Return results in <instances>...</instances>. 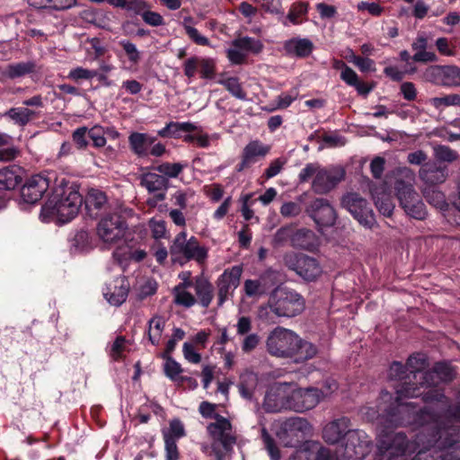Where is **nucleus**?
Segmentation results:
<instances>
[{"mask_svg":"<svg viewBox=\"0 0 460 460\" xmlns=\"http://www.w3.org/2000/svg\"><path fill=\"white\" fill-rule=\"evenodd\" d=\"M452 368L445 363H438L431 371L422 374V382L419 385L403 383L396 388V398L393 400L388 392H382L378 400L376 410L367 408L365 414L371 420H377L385 428L398 425H406L416 422L417 417L426 420L429 413L424 411L419 416V411L413 402H404L405 399L421 396L425 402H438L441 409L447 406V400L436 387L440 382H447L453 378Z\"/></svg>","mask_w":460,"mask_h":460,"instance_id":"nucleus-1","label":"nucleus"},{"mask_svg":"<svg viewBox=\"0 0 460 460\" xmlns=\"http://www.w3.org/2000/svg\"><path fill=\"white\" fill-rule=\"evenodd\" d=\"M434 426L425 427L410 441L404 434L385 433L378 434L377 447L383 460H394L412 453H417L412 460H444L447 458L448 441L453 437L455 429L438 428L439 417H430Z\"/></svg>","mask_w":460,"mask_h":460,"instance_id":"nucleus-2","label":"nucleus"},{"mask_svg":"<svg viewBox=\"0 0 460 460\" xmlns=\"http://www.w3.org/2000/svg\"><path fill=\"white\" fill-rule=\"evenodd\" d=\"M83 204L77 186L61 179L40 212L42 221L56 220L65 224L75 218Z\"/></svg>","mask_w":460,"mask_h":460,"instance_id":"nucleus-3","label":"nucleus"},{"mask_svg":"<svg viewBox=\"0 0 460 460\" xmlns=\"http://www.w3.org/2000/svg\"><path fill=\"white\" fill-rule=\"evenodd\" d=\"M305 307L303 296L288 288H276L270 293L266 304L258 307L257 317L267 324L275 323L279 317H294L300 314Z\"/></svg>","mask_w":460,"mask_h":460,"instance_id":"nucleus-4","label":"nucleus"},{"mask_svg":"<svg viewBox=\"0 0 460 460\" xmlns=\"http://www.w3.org/2000/svg\"><path fill=\"white\" fill-rule=\"evenodd\" d=\"M414 173L409 168L397 171L394 189L401 207L412 218L422 220L427 216L426 207L413 188Z\"/></svg>","mask_w":460,"mask_h":460,"instance_id":"nucleus-5","label":"nucleus"},{"mask_svg":"<svg viewBox=\"0 0 460 460\" xmlns=\"http://www.w3.org/2000/svg\"><path fill=\"white\" fill-rule=\"evenodd\" d=\"M169 252L172 262L181 265L194 261L203 265L208 257V249L201 245L195 236L187 238V232L181 231L174 237Z\"/></svg>","mask_w":460,"mask_h":460,"instance_id":"nucleus-6","label":"nucleus"},{"mask_svg":"<svg viewBox=\"0 0 460 460\" xmlns=\"http://www.w3.org/2000/svg\"><path fill=\"white\" fill-rule=\"evenodd\" d=\"M95 233L105 248L119 247L127 240L128 225L118 213H107L99 219Z\"/></svg>","mask_w":460,"mask_h":460,"instance_id":"nucleus-7","label":"nucleus"},{"mask_svg":"<svg viewBox=\"0 0 460 460\" xmlns=\"http://www.w3.org/2000/svg\"><path fill=\"white\" fill-rule=\"evenodd\" d=\"M300 342V337L292 330L284 327L274 328L266 339L267 351L273 357L292 358Z\"/></svg>","mask_w":460,"mask_h":460,"instance_id":"nucleus-8","label":"nucleus"},{"mask_svg":"<svg viewBox=\"0 0 460 460\" xmlns=\"http://www.w3.org/2000/svg\"><path fill=\"white\" fill-rule=\"evenodd\" d=\"M371 440L361 429L349 432L346 439L336 448V460H362L370 450Z\"/></svg>","mask_w":460,"mask_h":460,"instance_id":"nucleus-9","label":"nucleus"},{"mask_svg":"<svg viewBox=\"0 0 460 460\" xmlns=\"http://www.w3.org/2000/svg\"><path fill=\"white\" fill-rule=\"evenodd\" d=\"M283 262L306 281H314L323 273L319 261L308 255L288 252L283 256Z\"/></svg>","mask_w":460,"mask_h":460,"instance_id":"nucleus-10","label":"nucleus"},{"mask_svg":"<svg viewBox=\"0 0 460 460\" xmlns=\"http://www.w3.org/2000/svg\"><path fill=\"white\" fill-rule=\"evenodd\" d=\"M292 383H275L266 391L262 403L268 412L291 410Z\"/></svg>","mask_w":460,"mask_h":460,"instance_id":"nucleus-11","label":"nucleus"},{"mask_svg":"<svg viewBox=\"0 0 460 460\" xmlns=\"http://www.w3.org/2000/svg\"><path fill=\"white\" fill-rule=\"evenodd\" d=\"M342 206L365 228L372 229L376 225L374 212L367 201L358 193H348L342 198Z\"/></svg>","mask_w":460,"mask_h":460,"instance_id":"nucleus-12","label":"nucleus"},{"mask_svg":"<svg viewBox=\"0 0 460 460\" xmlns=\"http://www.w3.org/2000/svg\"><path fill=\"white\" fill-rule=\"evenodd\" d=\"M311 433L312 426L305 419L292 417L283 422L278 437L285 447H294Z\"/></svg>","mask_w":460,"mask_h":460,"instance_id":"nucleus-13","label":"nucleus"},{"mask_svg":"<svg viewBox=\"0 0 460 460\" xmlns=\"http://www.w3.org/2000/svg\"><path fill=\"white\" fill-rule=\"evenodd\" d=\"M291 411L304 412L316 407L323 401V394L319 388H300L292 383Z\"/></svg>","mask_w":460,"mask_h":460,"instance_id":"nucleus-14","label":"nucleus"},{"mask_svg":"<svg viewBox=\"0 0 460 460\" xmlns=\"http://www.w3.org/2000/svg\"><path fill=\"white\" fill-rule=\"evenodd\" d=\"M243 274V267L234 265L226 269L217 278L216 285L217 288V305L219 306L233 296L234 291L240 285V279Z\"/></svg>","mask_w":460,"mask_h":460,"instance_id":"nucleus-15","label":"nucleus"},{"mask_svg":"<svg viewBox=\"0 0 460 460\" xmlns=\"http://www.w3.org/2000/svg\"><path fill=\"white\" fill-rule=\"evenodd\" d=\"M262 49L263 44L261 40L251 37H243L234 40L226 53L232 64L239 65L245 61L248 53L258 54Z\"/></svg>","mask_w":460,"mask_h":460,"instance_id":"nucleus-16","label":"nucleus"},{"mask_svg":"<svg viewBox=\"0 0 460 460\" xmlns=\"http://www.w3.org/2000/svg\"><path fill=\"white\" fill-rule=\"evenodd\" d=\"M345 172L342 168L332 167L322 169L313 180L312 189L315 193L325 194L343 180Z\"/></svg>","mask_w":460,"mask_h":460,"instance_id":"nucleus-17","label":"nucleus"},{"mask_svg":"<svg viewBox=\"0 0 460 460\" xmlns=\"http://www.w3.org/2000/svg\"><path fill=\"white\" fill-rule=\"evenodd\" d=\"M309 216L319 227H329L334 225L336 213L326 199H316L306 209Z\"/></svg>","mask_w":460,"mask_h":460,"instance_id":"nucleus-18","label":"nucleus"},{"mask_svg":"<svg viewBox=\"0 0 460 460\" xmlns=\"http://www.w3.org/2000/svg\"><path fill=\"white\" fill-rule=\"evenodd\" d=\"M215 419L216 421L208 426V432L213 439L219 441L225 449L228 450L236 442L232 431V425L227 419L220 415H216Z\"/></svg>","mask_w":460,"mask_h":460,"instance_id":"nucleus-19","label":"nucleus"},{"mask_svg":"<svg viewBox=\"0 0 460 460\" xmlns=\"http://www.w3.org/2000/svg\"><path fill=\"white\" fill-rule=\"evenodd\" d=\"M49 187L47 177L37 174L29 178L21 190V197L26 203L34 204L39 201Z\"/></svg>","mask_w":460,"mask_h":460,"instance_id":"nucleus-20","label":"nucleus"},{"mask_svg":"<svg viewBox=\"0 0 460 460\" xmlns=\"http://www.w3.org/2000/svg\"><path fill=\"white\" fill-rule=\"evenodd\" d=\"M419 177L426 184V187H435L447 180L448 170L447 166L441 165L438 162H428L420 167Z\"/></svg>","mask_w":460,"mask_h":460,"instance_id":"nucleus-21","label":"nucleus"},{"mask_svg":"<svg viewBox=\"0 0 460 460\" xmlns=\"http://www.w3.org/2000/svg\"><path fill=\"white\" fill-rule=\"evenodd\" d=\"M270 150V146L264 145L259 140L250 141L243 149L242 161L236 167L237 172H242L264 158Z\"/></svg>","mask_w":460,"mask_h":460,"instance_id":"nucleus-22","label":"nucleus"},{"mask_svg":"<svg viewBox=\"0 0 460 460\" xmlns=\"http://www.w3.org/2000/svg\"><path fill=\"white\" fill-rule=\"evenodd\" d=\"M128 290V279L124 276H119L106 285L103 295L111 305L119 306L126 301Z\"/></svg>","mask_w":460,"mask_h":460,"instance_id":"nucleus-23","label":"nucleus"},{"mask_svg":"<svg viewBox=\"0 0 460 460\" xmlns=\"http://www.w3.org/2000/svg\"><path fill=\"white\" fill-rule=\"evenodd\" d=\"M350 421L348 418H341L328 423L323 431L324 440L330 444H335L341 440V438L346 439L349 432L353 429H349Z\"/></svg>","mask_w":460,"mask_h":460,"instance_id":"nucleus-24","label":"nucleus"},{"mask_svg":"<svg viewBox=\"0 0 460 460\" xmlns=\"http://www.w3.org/2000/svg\"><path fill=\"white\" fill-rule=\"evenodd\" d=\"M283 49L287 56L304 58L310 56L314 44L308 39L293 38L284 42Z\"/></svg>","mask_w":460,"mask_h":460,"instance_id":"nucleus-25","label":"nucleus"},{"mask_svg":"<svg viewBox=\"0 0 460 460\" xmlns=\"http://www.w3.org/2000/svg\"><path fill=\"white\" fill-rule=\"evenodd\" d=\"M195 291L197 303L202 307L208 308L214 297V288L211 282L204 276L195 277V283L192 286Z\"/></svg>","mask_w":460,"mask_h":460,"instance_id":"nucleus-26","label":"nucleus"},{"mask_svg":"<svg viewBox=\"0 0 460 460\" xmlns=\"http://www.w3.org/2000/svg\"><path fill=\"white\" fill-rule=\"evenodd\" d=\"M291 244L296 248L313 251L318 246V238L312 230L301 228L292 234Z\"/></svg>","mask_w":460,"mask_h":460,"instance_id":"nucleus-27","label":"nucleus"},{"mask_svg":"<svg viewBox=\"0 0 460 460\" xmlns=\"http://www.w3.org/2000/svg\"><path fill=\"white\" fill-rule=\"evenodd\" d=\"M21 181V167L11 165L0 170V190H13Z\"/></svg>","mask_w":460,"mask_h":460,"instance_id":"nucleus-28","label":"nucleus"},{"mask_svg":"<svg viewBox=\"0 0 460 460\" xmlns=\"http://www.w3.org/2000/svg\"><path fill=\"white\" fill-rule=\"evenodd\" d=\"M140 184L148 192H165L168 188V180L156 172H146L140 177Z\"/></svg>","mask_w":460,"mask_h":460,"instance_id":"nucleus-29","label":"nucleus"},{"mask_svg":"<svg viewBox=\"0 0 460 460\" xmlns=\"http://www.w3.org/2000/svg\"><path fill=\"white\" fill-rule=\"evenodd\" d=\"M35 68L36 64L33 61L13 63L4 67L2 75L9 79H14L33 73Z\"/></svg>","mask_w":460,"mask_h":460,"instance_id":"nucleus-30","label":"nucleus"},{"mask_svg":"<svg viewBox=\"0 0 460 460\" xmlns=\"http://www.w3.org/2000/svg\"><path fill=\"white\" fill-rule=\"evenodd\" d=\"M257 385L258 376L255 373L246 370L241 374L238 388L243 398L252 399Z\"/></svg>","mask_w":460,"mask_h":460,"instance_id":"nucleus-31","label":"nucleus"},{"mask_svg":"<svg viewBox=\"0 0 460 460\" xmlns=\"http://www.w3.org/2000/svg\"><path fill=\"white\" fill-rule=\"evenodd\" d=\"M197 127L190 122H169L166 126L158 131V135L163 137H181L182 132H191Z\"/></svg>","mask_w":460,"mask_h":460,"instance_id":"nucleus-32","label":"nucleus"},{"mask_svg":"<svg viewBox=\"0 0 460 460\" xmlns=\"http://www.w3.org/2000/svg\"><path fill=\"white\" fill-rule=\"evenodd\" d=\"M128 142L131 150L139 156L146 155L148 145L155 142V137H148L146 134L134 132L129 135Z\"/></svg>","mask_w":460,"mask_h":460,"instance_id":"nucleus-33","label":"nucleus"},{"mask_svg":"<svg viewBox=\"0 0 460 460\" xmlns=\"http://www.w3.org/2000/svg\"><path fill=\"white\" fill-rule=\"evenodd\" d=\"M270 286L267 278L261 276L257 279H246L243 283V291L249 297H257L264 295Z\"/></svg>","mask_w":460,"mask_h":460,"instance_id":"nucleus-34","label":"nucleus"},{"mask_svg":"<svg viewBox=\"0 0 460 460\" xmlns=\"http://www.w3.org/2000/svg\"><path fill=\"white\" fill-rule=\"evenodd\" d=\"M426 201L434 208L443 211L448 208L445 194L435 187H424L421 190Z\"/></svg>","mask_w":460,"mask_h":460,"instance_id":"nucleus-35","label":"nucleus"},{"mask_svg":"<svg viewBox=\"0 0 460 460\" xmlns=\"http://www.w3.org/2000/svg\"><path fill=\"white\" fill-rule=\"evenodd\" d=\"M195 21L191 16H186L181 22L185 33L190 40L199 46H208L209 40L207 37L203 36L196 28Z\"/></svg>","mask_w":460,"mask_h":460,"instance_id":"nucleus-36","label":"nucleus"},{"mask_svg":"<svg viewBox=\"0 0 460 460\" xmlns=\"http://www.w3.org/2000/svg\"><path fill=\"white\" fill-rule=\"evenodd\" d=\"M192 287L175 286L172 289L173 302L184 307H191L197 304L195 296L189 290Z\"/></svg>","mask_w":460,"mask_h":460,"instance_id":"nucleus-37","label":"nucleus"},{"mask_svg":"<svg viewBox=\"0 0 460 460\" xmlns=\"http://www.w3.org/2000/svg\"><path fill=\"white\" fill-rule=\"evenodd\" d=\"M308 4L306 3H295L291 5L287 17L282 21L283 25L289 23L296 25L303 22V16L307 13Z\"/></svg>","mask_w":460,"mask_h":460,"instance_id":"nucleus-38","label":"nucleus"},{"mask_svg":"<svg viewBox=\"0 0 460 460\" xmlns=\"http://www.w3.org/2000/svg\"><path fill=\"white\" fill-rule=\"evenodd\" d=\"M34 115L35 112L27 108H11L4 113V116L19 126H25Z\"/></svg>","mask_w":460,"mask_h":460,"instance_id":"nucleus-39","label":"nucleus"},{"mask_svg":"<svg viewBox=\"0 0 460 460\" xmlns=\"http://www.w3.org/2000/svg\"><path fill=\"white\" fill-rule=\"evenodd\" d=\"M217 84L223 85L232 95L240 100H244L246 94L243 92L237 77H226L220 75Z\"/></svg>","mask_w":460,"mask_h":460,"instance_id":"nucleus-40","label":"nucleus"},{"mask_svg":"<svg viewBox=\"0 0 460 460\" xmlns=\"http://www.w3.org/2000/svg\"><path fill=\"white\" fill-rule=\"evenodd\" d=\"M165 325L161 316L153 317L148 323V339L153 345H158Z\"/></svg>","mask_w":460,"mask_h":460,"instance_id":"nucleus-41","label":"nucleus"},{"mask_svg":"<svg viewBox=\"0 0 460 460\" xmlns=\"http://www.w3.org/2000/svg\"><path fill=\"white\" fill-rule=\"evenodd\" d=\"M375 205L378 211L385 217H390L393 214L394 205L392 198L388 193L385 192H375L374 193Z\"/></svg>","mask_w":460,"mask_h":460,"instance_id":"nucleus-42","label":"nucleus"},{"mask_svg":"<svg viewBox=\"0 0 460 460\" xmlns=\"http://www.w3.org/2000/svg\"><path fill=\"white\" fill-rule=\"evenodd\" d=\"M441 85L460 86V68L456 66H443Z\"/></svg>","mask_w":460,"mask_h":460,"instance_id":"nucleus-43","label":"nucleus"},{"mask_svg":"<svg viewBox=\"0 0 460 460\" xmlns=\"http://www.w3.org/2000/svg\"><path fill=\"white\" fill-rule=\"evenodd\" d=\"M433 155L437 161L449 164L460 159V155L456 150L445 145L434 146Z\"/></svg>","mask_w":460,"mask_h":460,"instance_id":"nucleus-44","label":"nucleus"},{"mask_svg":"<svg viewBox=\"0 0 460 460\" xmlns=\"http://www.w3.org/2000/svg\"><path fill=\"white\" fill-rule=\"evenodd\" d=\"M85 202L89 209H103L106 208L108 200L104 192L100 190L92 189L88 191Z\"/></svg>","mask_w":460,"mask_h":460,"instance_id":"nucleus-45","label":"nucleus"},{"mask_svg":"<svg viewBox=\"0 0 460 460\" xmlns=\"http://www.w3.org/2000/svg\"><path fill=\"white\" fill-rule=\"evenodd\" d=\"M318 448V442L306 441L295 451L289 460H314V451Z\"/></svg>","mask_w":460,"mask_h":460,"instance_id":"nucleus-46","label":"nucleus"},{"mask_svg":"<svg viewBox=\"0 0 460 460\" xmlns=\"http://www.w3.org/2000/svg\"><path fill=\"white\" fill-rule=\"evenodd\" d=\"M405 367L407 371L413 375L414 379H417L418 376H420L419 380L420 382L423 381L421 376L424 372L422 371L426 367V359L424 357L420 355L409 357Z\"/></svg>","mask_w":460,"mask_h":460,"instance_id":"nucleus-47","label":"nucleus"},{"mask_svg":"<svg viewBox=\"0 0 460 460\" xmlns=\"http://www.w3.org/2000/svg\"><path fill=\"white\" fill-rule=\"evenodd\" d=\"M184 436V425L179 419L172 420L170 421L169 428L163 429L164 439L176 441Z\"/></svg>","mask_w":460,"mask_h":460,"instance_id":"nucleus-48","label":"nucleus"},{"mask_svg":"<svg viewBox=\"0 0 460 460\" xmlns=\"http://www.w3.org/2000/svg\"><path fill=\"white\" fill-rule=\"evenodd\" d=\"M316 354V347L313 343L300 338V342L296 349V355L293 358L296 361H304L314 358Z\"/></svg>","mask_w":460,"mask_h":460,"instance_id":"nucleus-49","label":"nucleus"},{"mask_svg":"<svg viewBox=\"0 0 460 460\" xmlns=\"http://www.w3.org/2000/svg\"><path fill=\"white\" fill-rule=\"evenodd\" d=\"M429 102L437 110H442L449 106L460 107V94L451 93L442 97H434Z\"/></svg>","mask_w":460,"mask_h":460,"instance_id":"nucleus-50","label":"nucleus"},{"mask_svg":"<svg viewBox=\"0 0 460 460\" xmlns=\"http://www.w3.org/2000/svg\"><path fill=\"white\" fill-rule=\"evenodd\" d=\"M186 167V164H182L181 163H163L155 167V171L159 172V174L167 178H176L182 172V170Z\"/></svg>","mask_w":460,"mask_h":460,"instance_id":"nucleus-51","label":"nucleus"},{"mask_svg":"<svg viewBox=\"0 0 460 460\" xmlns=\"http://www.w3.org/2000/svg\"><path fill=\"white\" fill-rule=\"evenodd\" d=\"M199 75L203 79H212L216 75V61L211 58L199 57Z\"/></svg>","mask_w":460,"mask_h":460,"instance_id":"nucleus-52","label":"nucleus"},{"mask_svg":"<svg viewBox=\"0 0 460 460\" xmlns=\"http://www.w3.org/2000/svg\"><path fill=\"white\" fill-rule=\"evenodd\" d=\"M119 45L124 49L128 60L133 65H137L141 59V53L137 49V46L129 40H120Z\"/></svg>","mask_w":460,"mask_h":460,"instance_id":"nucleus-53","label":"nucleus"},{"mask_svg":"<svg viewBox=\"0 0 460 460\" xmlns=\"http://www.w3.org/2000/svg\"><path fill=\"white\" fill-rule=\"evenodd\" d=\"M97 75L96 70H90L82 66H76L69 71L67 77L74 81L91 80Z\"/></svg>","mask_w":460,"mask_h":460,"instance_id":"nucleus-54","label":"nucleus"},{"mask_svg":"<svg viewBox=\"0 0 460 460\" xmlns=\"http://www.w3.org/2000/svg\"><path fill=\"white\" fill-rule=\"evenodd\" d=\"M107 131L101 126H94L88 131V137L93 141V144L96 147H102L106 145V135Z\"/></svg>","mask_w":460,"mask_h":460,"instance_id":"nucleus-55","label":"nucleus"},{"mask_svg":"<svg viewBox=\"0 0 460 460\" xmlns=\"http://www.w3.org/2000/svg\"><path fill=\"white\" fill-rule=\"evenodd\" d=\"M442 68L443 66H429L424 74V79L432 84L441 85L442 83Z\"/></svg>","mask_w":460,"mask_h":460,"instance_id":"nucleus-56","label":"nucleus"},{"mask_svg":"<svg viewBox=\"0 0 460 460\" xmlns=\"http://www.w3.org/2000/svg\"><path fill=\"white\" fill-rule=\"evenodd\" d=\"M261 343V337L257 333L247 334L241 344L242 351L245 354L252 352Z\"/></svg>","mask_w":460,"mask_h":460,"instance_id":"nucleus-57","label":"nucleus"},{"mask_svg":"<svg viewBox=\"0 0 460 460\" xmlns=\"http://www.w3.org/2000/svg\"><path fill=\"white\" fill-rule=\"evenodd\" d=\"M261 438H262L264 446H265L269 455L270 456V458L272 460H279V458H280L279 451L278 447L275 446L273 439L271 438V437L269 435L266 429H264V428L261 429Z\"/></svg>","mask_w":460,"mask_h":460,"instance_id":"nucleus-58","label":"nucleus"},{"mask_svg":"<svg viewBox=\"0 0 460 460\" xmlns=\"http://www.w3.org/2000/svg\"><path fill=\"white\" fill-rule=\"evenodd\" d=\"M194 196V191L188 190H177L172 196V200L173 205L180 208V209H184L187 208V201L189 199Z\"/></svg>","mask_w":460,"mask_h":460,"instance_id":"nucleus-59","label":"nucleus"},{"mask_svg":"<svg viewBox=\"0 0 460 460\" xmlns=\"http://www.w3.org/2000/svg\"><path fill=\"white\" fill-rule=\"evenodd\" d=\"M143 21L153 27L163 26L165 24L164 17L154 11L150 10V7L145 11L142 14Z\"/></svg>","mask_w":460,"mask_h":460,"instance_id":"nucleus-60","label":"nucleus"},{"mask_svg":"<svg viewBox=\"0 0 460 460\" xmlns=\"http://www.w3.org/2000/svg\"><path fill=\"white\" fill-rule=\"evenodd\" d=\"M199 67V57L192 56L187 58L183 63V71L184 75L189 79H191L195 76L198 69Z\"/></svg>","mask_w":460,"mask_h":460,"instance_id":"nucleus-61","label":"nucleus"},{"mask_svg":"<svg viewBox=\"0 0 460 460\" xmlns=\"http://www.w3.org/2000/svg\"><path fill=\"white\" fill-rule=\"evenodd\" d=\"M407 372L408 371L405 366L400 362L395 361L391 365L389 368L388 376L392 380H402L404 378H409Z\"/></svg>","mask_w":460,"mask_h":460,"instance_id":"nucleus-62","label":"nucleus"},{"mask_svg":"<svg viewBox=\"0 0 460 460\" xmlns=\"http://www.w3.org/2000/svg\"><path fill=\"white\" fill-rule=\"evenodd\" d=\"M302 211V208L298 203L288 201L282 204L279 212L284 217H297Z\"/></svg>","mask_w":460,"mask_h":460,"instance_id":"nucleus-63","label":"nucleus"},{"mask_svg":"<svg viewBox=\"0 0 460 460\" xmlns=\"http://www.w3.org/2000/svg\"><path fill=\"white\" fill-rule=\"evenodd\" d=\"M164 358L166 359L164 363V373L169 378L174 379L181 372V367L180 364L171 357Z\"/></svg>","mask_w":460,"mask_h":460,"instance_id":"nucleus-64","label":"nucleus"}]
</instances>
